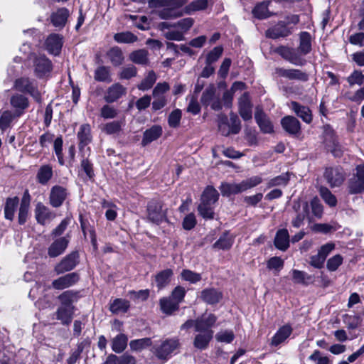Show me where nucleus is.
Masks as SVG:
<instances>
[{"label": "nucleus", "instance_id": "nucleus-1", "mask_svg": "<svg viewBox=\"0 0 364 364\" xmlns=\"http://www.w3.org/2000/svg\"><path fill=\"white\" fill-rule=\"evenodd\" d=\"M31 201V196L28 189L24 191L21 201L18 196L6 198L4 205V218L13 221L19 205L18 223L19 225H25L30 217Z\"/></svg>", "mask_w": 364, "mask_h": 364}, {"label": "nucleus", "instance_id": "nucleus-2", "mask_svg": "<svg viewBox=\"0 0 364 364\" xmlns=\"http://www.w3.org/2000/svg\"><path fill=\"white\" fill-rule=\"evenodd\" d=\"M299 21V15H287L285 17V21H279L275 25L266 31V37L271 39L288 37L293 33V27H289V24L297 25Z\"/></svg>", "mask_w": 364, "mask_h": 364}, {"label": "nucleus", "instance_id": "nucleus-3", "mask_svg": "<svg viewBox=\"0 0 364 364\" xmlns=\"http://www.w3.org/2000/svg\"><path fill=\"white\" fill-rule=\"evenodd\" d=\"M179 340L176 338H168L159 340L153 344L151 351L159 359L167 360L179 348Z\"/></svg>", "mask_w": 364, "mask_h": 364}, {"label": "nucleus", "instance_id": "nucleus-4", "mask_svg": "<svg viewBox=\"0 0 364 364\" xmlns=\"http://www.w3.org/2000/svg\"><path fill=\"white\" fill-rule=\"evenodd\" d=\"M147 219L156 225L161 224L167 218V208L159 198L151 199L146 205Z\"/></svg>", "mask_w": 364, "mask_h": 364}, {"label": "nucleus", "instance_id": "nucleus-5", "mask_svg": "<svg viewBox=\"0 0 364 364\" xmlns=\"http://www.w3.org/2000/svg\"><path fill=\"white\" fill-rule=\"evenodd\" d=\"M14 88L21 93L30 95L37 103H42V95L38 90L37 84L29 77H21L16 79Z\"/></svg>", "mask_w": 364, "mask_h": 364}, {"label": "nucleus", "instance_id": "nucleus-6", "mask_svg": "<svg viewBox=\"0 0 364 364\" xmlns=\"http://www.w3.org/2000/svg\"><path fill=\"white\" fill-rule=\"evenodd\" d=\"M323 177L331 188L340 187L346 180V173L340 166H329L325 168Z\"/></svg>", "mask_w": 364, "mask_h": 364}, {"label": "nucleus", "instance_id": "nucleus-7", "mask_svg": "<svg viewBox=\"0 0 364 364\" xmlns=\"http://www.w3.org/2000/svg\"><path fill=\"white\" fill-rule=\"evenodd\" d=\"M275 52L283 59L296 66H304L306 64V60L296 51L294 48L279 46L275 49Z\"/></svg>", "mask_w": 364, "mask_h": 364}, {"label": "nucleus", "instance_id": "nucleus-8", "mask_svg": "<svg viewBox=\"0 0 364 364\" xmlns=\"http://www.w3.org/2000/svg\"><path fill=\"white\" fill-rule=\"evenodd\" d=\"M280 124L287 134L294 138H299L302 133L301 124L294 116L283 117L280 120Z\"/></svg>", "mask_w": 364, "mask_h": 364}, {"label": "nucleus", "instance_id": "nucleus-9", "mask_svg": "<svg viewBox=\"0 0 364 364\" xmlns=\"http://www.w3.org/2000/svg\"><path fill=\"white\" fill-rule=\"evenodd\" d=\"M69 195L70 193L66 188L60 185H55L51 188L49 193V203L53 208H60Z\"/></svg>", "mask_w": 364, "mask_h": 364}, {"label": "nucleus", "instance_id": "nucleus-10", "mask_svg": "<svg viewBox=\"0 0 364 364\" xmlns=\"http://www.w3.org/2000/svg\"><path fill=\"white\" fill-rule=\"evenodd\" d=\"M275 73L280 77H284L289 80H298L306 82L309 80V75L300 69L276 68Z\"/></svg>", "mask_w": 364, "mask_h": 364}, {"label": "nucleus", "instance_id": "nucleus-11", "mask_svg": "<svg viewBox=\"0 0 364 364\" xmlns=\"http://www.w3.org/2000/svg\"><path fill=\"white\" fill-rule=\"evenodd\" d=\"M34 71L37 77L41 79L53 70L52 61L45 55L36 57L33 61Z\"/></svg>", "mask_w": 364, "mask_h": 364}, {"label": "nucleus", "instance_id": "nucleus-12", "mask_svg": "<svg viewBox=\"0 0 364 364\" xmlns=\"http://www.w3.org/2000/svg\"><path fill=\"white\" fill-rule=\"evenodd\" d=\"M89 156L90 154L87 156H85L84 154L81 155L80 170L79 171L78 176H81L84 181H90L93 182L95 178V167L93 162Z\"/></svg>", "mask_w": 364, "mask_h": 364}, {"label": "nucleus", "instance_id": "nucleus-13", "mask_svg": "<svg viewBox=\"0 0 364 364\" xmlns=\"http://www.w3.org/2000/svg\"><path fill=\"white\" fill-rule=\"evenodd\" d=\"M78 141V149L80 152L83 151L87 146L92 143L93 136L92 134V128L89 123H85L80 126L77 133Z\"/></svg>", "mask_w": 364, "mask_h": 364}, {"label": "nucleus", "instance_id": "nucleus-14", "mask_svg": "<svg viewBox=\"0 0 364 364\" xmlns=\"http://www.w3.org/2000/svg\"><path fill=\"white\" fill-rule=\"evenodd\" d=\"M10 105L14 109L16 116L21 117L29 107V100L25 95L16 93L10 97Z\"/></svg>", "mask_w": 364, "mask_h": 364}, {"label": "nucleus", "instance_id": "nucleus-15", "mask_svg": "<svg viewBox=\"0 0 364 364\" xmlns=\"http://www.w3.org/2000/svg\"><path fill=\"white\" fill-rule=\"evenodd\" d=\"M46 48L48 52L53 55H58L63 46V37L58 33L50 34L45 41Z\"/></svg>", "mask_w": 364, "mask_h": 364}, {"label": "nucleus", "instance_id": "nucleus-16", "mask_svg": "<svg viewBox=\"0 0 364 364\" xmlns=\"http://www.w3.org/2000/svg\"><path fill=\"white\" fill-rule=\"evenodd\" d=\"M255 119L262 133L272 134L274 132V126L262 108H256Z\"/></svg>", "mask_w": 364, "mask_h": 364}, {"label": "nucleus", "instance_id": "nucleus-17", "mask_svg": "<svg viewBox=\"0 0 364 364\" xmlns=\"http://www.w3.org/2000/svg\"><path fill=\"white\" fill-rule=\"evenodd\" d=\"M127 94V88L119 82H115L109 86L104 96L105 101L111 104L117 102Z\"/></svg>", "mask_w": 364, "mask_h": 364}, {"label": "nucleus", "instance_id": "nucleus-18", "mask_svg": "<svg viewBox=\"0 0 364 364\" xmlns=\"http://www.w3.org/2000/svg\"><path fill=\"white\" fill-rule=\"evenodd\" d=\"M289 107L296 117H299L306 124H311L313 121L312 111L309 107L303 105L296 101H291Z\"/></svg>", "mask_w": 364, "mask_h": 364}, {"label": "nucleus", "instance_id": "nucleus-19", "mask_svg": "<svg viewBox=\"0 0 364 364\" xmlns=\"http://www.w3.org/2000/svg\"><path fill=\"white\" fill-rule=\"evenodd\" d=\"M252 104L248 92H244L238 102V112L244 121H249L252 118Z\"/></svg>", "mask_w": 364, "mask_h": 364}, {"label": "nucleus", "instance_id": "nucleus-20", "mask_svg": "<svg viewBox=\"0 0 364 364\" xmlns=\"http://www.w3.org/2000/svg\"><path fill=\"white\" fill-rule=\"evenodd\" d=\"M270 4L271 1L269 0L257 2L252 10L253 17L258 20H264L277 15L276 13L269 10Z\"/></svg>", "mask_w": 364, "mask_h": 364}, {"label": "nucleus", "instance_id": "nucleus-21", "mask_svg": "<svg viewBox=\"0 0 364 364\" xmlns=\"http://www.w3.org/2000/svg\"><path fill=\"white\" fill-rule=\"evenodd\" d=\"M78 262L77 252H72L55 267L57 274H63L75 268Z\"/></svg>", "mask_w": 364, "mask_h": 364}, {"label": "nucleus", "instance_id": "nucleus-22", "mask_svg": "<svg viewBox=\"0 0 364 364\" xmlns=\"http://www.w3.org/2000/svg\"><path fill=\"white\" fill-rule=\"evenodd\" d=\"M293 333V328L289 324H285L279 328L274 335L272 336L270 345L277 347L284 343Z\"/></svg>", "mask_w": 364, "mask_h": 364}, {"label": "nucleus", "instance_id": "nucleus-23", "mask_svg": "<svg viewBox=\"0 0 364 364\" xmlns=\"http://www.w3.org/2000/svg\"><path fill=\"white\" fill-rule=\"evenodd\" d=\"M78 280L79 275L77 273H69L53 280L52 287L55 289L61 290L72 287L76 284Z\"/></svg>", "mask_w": 364, "mask_h": 364}, {"label": "nucleus", "instance_id": "nucleus-24", "mask_svg": "<svg viewBox=\"0 0 364 364\" xmlns=\"http://www.w3.org/2000/svg\"><path fill=\"white\" fill-rule=\"evenodd\" d=\"M69 16L68 9L66 7L58 8L50 14V23L54 27L63 28L66 25Z\"/></svg>", "mask_w": 364, "mask_h": 364}, {"label": "nucleus", "instance_id": "nucleus-25", "mask_svg": "<svg viewBox=\"0 0 364 364\" xmlns=\"http://www.w3.org/2000/svg\"><path fill=\"white\" fill-rule=\"evenodd\" d=\"M299 44L297 52L301 55H306L312 50V37L308 31H301L299 34Z\"/></svg>", "mask_w": 364, "mask_h": 364}, {"label": "nucleus", "instance_id": "nucleus-26", "mask_svg": "<svg viewBox=\"0 0 364 364\" xmlns=\"http://www.w3.org/2000/svg\"><path fill=\"white\" fill-rule=\"evenodd\" d=\"M322 129V142L326 150L328 148H331L333 145H335L339 140L336 132L331 124H326L323 126Z\"/></svg>", "mask_w": 364, "mask_h": 364}, {"label": "nucleus", "instance_id": "nucleus-27", "mask_svg": "<svg viewBox=\"0 0 364 364\" xmlns=\"http://www.w3.org/2000/svg\"><path fill=\"white\" fill-rule=\"evenodd\" d=\"M163 134V129L161 125L154 124L150 128L146 129L143 133L141 145L145 146L152 141L159 139Z\"/></svg>", "mask_w": 364, "mask_h": 364}, {"label": "nucleus", "instance_id": "nucleus-28", "mask_svg": "<svg viewBox=\"0 0 364 364\" xmlns=\"http://www.w3.org/2000/svg\"><path fill=\"white\" fill-rule=\"evenodd\" d=\"M290 237L286 228L279 229L275 235L274 245L279 250H287L289 247Z\"/></svg>", "mask_w": 364, "mask_h": 364}, {"label": "nucleus", "instance_id": "nucleus-29", "mask_svg": "<svg viewBox=\"0 0 364 364\" xmlns=\"http://www.w3.org/2000/svg\"><path fill=\"white\" fill-rule=\"evenodd\" d=\"M52 215L50 209L43 203L38 202L35 208V218L37 223L41 225L46 224V221L50 218Z\"/></svg>", "mask_w": 364, "mask_h": 364}, {"label": "nucleus", "instance_id": "nucleus-30", "mask_svg": "<svg viewBox=\"0 0 364 364\" xmlns=\"http://www.w3.org/2000/svg\"><path fill=\"white\" fill-rule=\"evenodd\" d=\"M107 57L114 67H119L124 63V57L119 46L110 48L106 53Z\"/></svg>", "mask_w": 364, "mask_h": 364}, {"label": "nucleus", "instance_id": "nucleus-31", "mask_svg": "<svg viewBox=\"0 0 364 364\" xmlns=\"http://www.w3.org/2000/svg\"><path fill=\"white\" fill-rule=\"evenodd\" d=\"M53 176V167L50 164L41 166L36 174V180L41 185H46Z\"/></svg>", "mask_w": 364, "mask_h": 364}, {"label": "nucleus", "instance_id": "nucleus-32", "mask_svg": "<svg viewBox=\"0 0 364 364\" xmlns=\"http://www.w3.org/2000/svg\"><path fill=\"white\" fill-rule=\"evenodd\" d=\"M200 332L194 339V346L198 349H205L213 337L212 330L198 331Z\"/></svg>", "mask_w": 364, "mask_h": 364}, {"label": "nucleus", "instance_id": "nucleus-33", "mask_svg": "<svg viewBox=\"0 0 364 364\" xmlns=\"http://www.w3.org/2000/svg\"><path fill=\"white\" fill-rule=\"evenodd\" d=\"M219 196V193L213 186H208L201 195L200 203L213 205L218 200Z\"/></svg>", "mask_w": 364, "mask_h": 364}, {"label": "nucleus", "instance_id": "nucleus-34", "mask_svg": "<svg viewBox=\"0 0 364 364\" xmlns=\"http://www.w3.org/2000/svg\"><path fill=\"white\" fill-rule=\"evenodd\" d=\"M215 321L216 317L213 314H204L196 320V331L210 330Z\"/></svg>", "mask_w": 364, "mask_h": 364}, {"label": "nucleus", "instance_id": "nucleus-35", "mask_svg": "<svg viewBox=\"0 0 364 364\" xmlns=\"http://www.w3.org/2000/svg\"><path fill=\"white\" fill-rule=\"evenodd\" d=\"M222 297V293L215 289H206L201 292V299L209 304L218 303Z\"/></svg>", "mask_w": 364, "mask_h": 364}, {"label": "nucleus", "instance_id": "nucleus-36", "mask_svg": "<svg viewBox=\"0 0 364 364\" xmlns=\"http://www.w3.org/2000/svg\"><path fill=\"white\" fill-rule=\"evenodd\" d=\"M159 304L162 312L168 315H171L177 311L179 307V304L171 296L161 298L159 301Z\"/></svg>", "mask_w": 364, "mask_h": 364}, {"label": "nucleus", "instance_id": "nucleus-37", "mask_svg": "<svg viewBox=\"0 0 364 364\" xmlns=\"http://www.w3.org/2000/svg\"><path fill=\"white\" fill-rule=\"evenodd\" d=\"M94 79L97 82L109 83L112 82L110 68L109 66L100 65L94 73Z\"/></svg>", "mask_w": 364, "mask_h": 364}, {"label": "nucleus", "instance_id": "nucleus-38", "mask_svg": "<svg viewBox=\"0 0 364 364\" xmlns=\"http://www.w3.org/2000/svg\"><path fill=\"white\" fill-rule=\"evenodd\" d=\"M74 313V306H60L57 311V318L63 324H68L71 322Z\"/></svg>", "mask_w": 364, "mask_h": 364}, {"label": "nucleus", "instance_id": "nucleus-39", "mask_svg": "<svg viewBox=\"0 0 364 364\" xmlns=\"http://www.w3.org/2000/svg\"><path fill=\"white\" fill-rule=\"evenodd\" d=\"M173 274V271L171 269H166L156 275L155 282L159 289L164 288L169 284Z\"/></svg>", "mask_w": 364, "mask_h": 364}, {"label": "nucleus", "instance_id": "nucleus-40", "mask_svg": "<svg viewBox=\"0 0 364 364\" xmlns=\"http://www.w3.org/2000/svg\"><path fill=\"white\" fill-rule=\"evenodd\" d=\"M19 117L16 116L15 112L10 110L0 111V129L3 132L9 129L15 118Z\"/></svg>", "mask_w": 364, "mask_h": 364}, {"label": "nucleus", "instance_id": "nucleus-41", "mask_svg": "<svg viewBox=\"0 0 364 364\" xmlns=\"http://www.w3.org/2000/svg\"><path fill=\"white\" fill-rule=\"evenodd\" d=\"M233 243V239L229 231H225L214 243L213 247L218 249L228 250Z\"/></svg>", "mask_w": 364, "mask_h": 364}, {"label": "nucleus", "instance_id": "nucleus-42", "mask_svg": "<svg viewBox=\"0 0 364 364\" xmlns=\"http://www.w3.org/2000/svg\"><path fill=\"white\" fill-rule=\"evenodd\" d=\"M347 189L348 193L351 195L362 193L364 192V182L353 176L348 180Z\"/></svg>", "mask_w": 364, "mask_h": 364}, {"label": "nucleus", "instance_id": "nucleus-43", "mask_svg": "<svg viewBox=\"0 0 364 364\" xmlns=\"http://www.w3.org/2000/svg\"><path fill=\"white\" fill-rule=\"evenodd\" d=\"M129 59L136 64L147 65L149 63L148 52L145 49L134 50L130 53Z\"/></svg>", "mask_w": 364, "mask_h": 364}, {"label": "nucleus", "instance_id": "nucleus-44", "mask_svg": "<svg viewBox=\"0 0 364 364\" xmlns=\"http://www.w3.org/2000/svg\"><path fill=\"white\" fill-rule=\"evenodd\" d=\"M130 306L129 301L126 299H116L111 304L109 309L114 314L125 313Z\"/></svg>", "mask_w": 364, "mask_h": 364}, {"label": "nucleus", "instance_id": "nucleus-45", "mask_svg": "<svg viewBox=\"0 0 364 364\" xmlns=\"http://www.w3.org/2000/svg\"><path fill=\"white\" fill-rule=\"evenodd\" d=\"M113 38L118 43H133L138 39L137 36L130 31L117 33Z\"/></svg>", "mask_w": 364, "mask_h": 364}, {"label": "nucleus", "instance_id": "nucleus-46", "mask_svg": "<svg viewBox=\"0 0 364 364\" xmlns=\"http://www.w3.org/2000/svg\"><path fill=\"white\" fill-rule=\"evenodd\" d=\"M58 299L61 303L60 306H73V303L77 300L78 294L73 291H65L58 296Z\"/></svg>", "mask_w": 364, "mask_h": 364}, {"label": "nucleus", "instance_id": "nucleus-47", "mask_svg": "<svg viewBox=\"0 0 364 364\" xmlns=\"http://www.w3.org/2000/svg\"><path fill=\"white\" fill-rule=\"evenodd\" d=\"M290 180L289 172L283 173L281 175L271 178L267 183V188H270L274 186H287Z\"/></svg>", "mask_w": 364, "mask_h": 364}, {"label": "nucleus", "instance_id": "nucleus-48", "mask_svg": "<svg viewBox=\"0 0 364 364\" xmlns=\"http://www.w3.org/2000/svg\"><path fill=\"white\" fill-rule=\"evenodd\" d=\"M156 81V75L154 70H150L148 75L137 85L139 90L145 91L151 89Z\"/></svg>", "mask_w": 364, "mask_h": 364}, {"label": "nucleus", "instance_id": "nucleus-49", "mask_svg": "<svg viewBox=\"0 0 364 364\" xmlns=\"http://www.w3.org/2000/svg\"><path fill=\"white\" fill-rule=\"evenodd\" d=\"M63 136L60 135L53 141V150L58 158V162L60 166H64L65 164L64 155L63 153Z\"/></svg>", "mask_w": 364, "mask_h": 364}, {"label": "nucleus", "instance_id": "nucleus-50", "mask_svg": "<svg viewBox=\"0 0 364 364\" xmlns=\"http://www.w3.org/2000/svg\"><path fill=\"white\" fill-rule=\"evenodd\" d=\"M319 193L324 202L330 207H335L338 203V200L335 195L325 186H321L319 189Z\"/></svg>", "mask_w": 364, "mask_h": 364}, {"label": "nucleus", "instance_id": "nucleus-51", "mask_svg": "<svg viewBox=\"0 0 364 364\" xmlns=\"http://www.w3.org/2000/svg\"><path fill=\"white\" fill-rule=\"evenodd\" d=\"M127 341L128 338L124 334L117 335L112 341V350L117 353L122 352L127 347Z\"/></svg>", "mask_w": 364, "mask_h": 364}, {"label": "nucleus", "instance_id": "nucleus-52", "mask_svg": "<svg viewBox=\"0 0 364 364\" xmlns=\"http://www.w3.org/2000/svg\"><path fill=\"white\" fill-rule=\"evenodd\" d=\"M70 239V233H67L65 236L60 237L53 241L48 250H65Z\"/></svg>", "mask_w": 364, "mask_h": 364}, {"label": "nucleus", "instance_id": "nucleus-53", "mask_svg": "<svg viewBox=\"0 0 364 364\" xmlns=\"http://www.w3.org/2000/svg\"><path fill=\"white\" fill-rule=\"evenodd\" d=\"M198 214L205 220H213L215 212L212 205L200 203L197 208Z\"/></svg>", "mask_w": 364, "mask_h": 364}, {"label": "nucleus", "instance_id": "nucleus-54", "mask_svg": "<svg viewBox=\"0 0 364 364\" xmlns=\"http://www.w3.org/2000/svg\"><path fill=\"white\" fill-rule=\"evenodd\" d=\"M158 16L164 20L174 19L182 16L183 12L168 7H164L159 11Z\"/></svg>", "mask_w": 364, "mask_h": 364}, {"label": "nucleus", "instance_id": "nucleus-55", "mask_svg": "<svg viewBox=\"0 0 364 364\" xmlns=\"http://www.w3.org/2000/svg\"><path fill=\"white\" fill-rule=\"evenodd\" d=\"M208 6V0H194L185 7V11L186 14H191L193 11L205 10Z\"/></svg>", "mask_w": 364, "mask_h": 364}, {"label": "nucleus", "instance_id": "nucleus-56", "mask_svg": "<svg viewBox=\"0 0 364 364\" xmlns=\"http://www.w3.org/2000/svg\"><path fill=\"white\" fill-rule=\"evenodd\" d=\"M291 274L294 282L297 284H307L309 281L312 280V277L303 271L293 269Z\"/></svg>", "mask_w": 364, "mask_h": 364}, {"label": "nucleus", "instance_id": "nucleus-57", "mask_svg": "<svg viewBox=\"0 0 364 364\" xmlns=\"http://www.w3.org/2000/svg\"><path fill=\"white\" fill-rule=\"evenodd\" d=\"M223 53V48L221 46L213 48L209 51L205 58V64H213L218 60Z\"/></svg>", "mask_w": 364, "mask_h": 364}, {"label": "nucleus", "instance_id": "nucleus-58", "mask_svg": "<svg viewBox=\"0 0 364 364\" xmlns=\"http://www.w3.org/2000/svg\"><path fill=\"white\" fill-rule=\"evenodd\" d=\"M350 87L355 85H362L364 83V74L361 70H354L353 73L346 78Z\"/></svg>", "mask_w": 364, "mask_h": 364}, {"label": "nucleus", "instance_id": "nucleus-59", "mask_svg": "<svg viewBox=\"0 0 364 364\" xmlns=\"http://www.w3.org/2000/svg\"><path fill=\"white\" fill-rule=\"evenodd\" d=\"M182 118V112L180 109H173L168 117V124L171 128H177L180 126Z\"/></svg>", "mask_w": 364, "mask_h": 364}, {"label": "nucleus", "instance_id": "nucleus-60", "mask_svg": "<svg viewBox=\"0 0 364 364\" xmlns=\"http://www.w3.org/2000/svg\"><path fill=\"white\" fill-rule=\"evenodd\" d=\"M122 122L119 120L112 121L106 123L103 128V132L107 134L111 135L117 134L121 132Z\"/></svg>", "mask_w": 364, "mask_h": 364}, {"label": "nucleus", "instance_id": "nucleus-61", "mask_svg": "<svg viewBox=\"0 0 364 364\" xmlns=\"http://www.w3.org/2000/svg\"><path fill=\"white\" fill-rule=\"evenodd\" d=\"M284 267V260L279 257L270 258L267 263V267L278 274Z\"/></svg>", "mask_w": 364, "mask_h": 364}, {"label": "nucleus", "instance_id": "nucleus-62", "mask_svg": "<svg viewBox=\"0 0 364 364\" xmlns=\"http://www.w3.org/2000/svg\"><path fill=\"white\" fill-rule=\"evenodd\" d=\"M181 279L195 284L201 279V275L189 269H183L181 273Z\"/></svg>", "mask_w": 364, "mask_h": 364}, {"label": "nucleus", "instance_id": "nucleus-63", "mask_svg": "<svg viewBox=\"0 0 364 364\" xmlns=\"http://www.w3.org/2000/svg\"><path fill=\"white\" fill-rule=\"evenodd\" d=\"M219 188L223 196L229 197L231 195L238 194L236 183L223 182Z\"/></svg>", "mask_w": 364, "mask_h": 364}, {"label": "nucleus", "instance_id": "nucleus-64", "mask_svg": "<svg viewBox=\"0 0 364 364\" xmlns=\"http://www.w3.org/2000/svg\"><path fill=\"white\" fill-rule=\"evenodd\" d=\"M328 252H318L316 255L311 257L310 264L315 268H321L327 257Z\"/></svg>", "mask_w": 364, "mask_h": 364}]
</instances>
